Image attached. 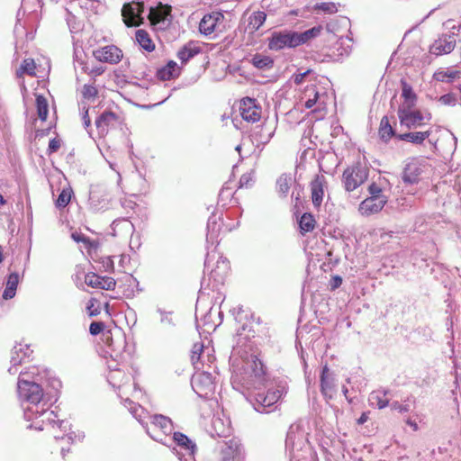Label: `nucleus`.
I'll use <instances>...</instances> for the list:
<instances>
[{"label": "nucleus", "mask_w": 461, "mask_h": 461, "mask_svg": "<svg viewBox=\"0 0 461 461\" xmlns=\"http://www.w3.org/2000/svg\"><path fill=\"white\" fill-rule=\"evenodd\" d=\"M143 8V3L139 1L124 4L122 9V16L124 23L128 27L139 26L142 23Z\"/></svg>", "instance_id": "nucleus-7"}, {"label": "nucleus", "mask_w": 461, "mask_h": 461, "mask_svg": "<svg viewBox=\"0 0 461 461\" xmlns=\"http://www.w3.org/2000/svg\"><path fill=\"white\" fill-rule=\"evenodd\" d=\"M386 203V196H370L361 202L358 211L362 215L368 216L379 212Z\"/></svg>", "instance_id": "nucleus-15"}, {"label": "nucleus", "mask_w": 461, "mask_h": 461, "mask_svg": "<svg viewBox=\"0 0 461 461\" xmlns=\"http://www.w3.org/2000/svg\"><path fill=\"white\" fill-rule=\"evenodd\" d=\"M82 109L84 110L82 120H83L85 127L87 128L91 124V120L88 115V109L85 105L82 107Z\"/></svg>", "instance_id": "nucleus-57"}, {"label": "nucleus", "mask_w": 461, "mask_h": 461, "mask_svg": "<svg viewBox=\"0 0 461 461\" xmlns=\"http://www.w3.org/2000/svg\"><path fill=\"white\" fill-rule=\"evenodd\" d=\"M36 65L32 59H26L23 61L20 68L16 71L17 77H21L23 74L35 76Z\"/></svg>", "instance_id": "nucleus-41"}, {"label": "nucleus", "mask_w": 461, "mask_h": 461, "mask_svg": "<svg viewBox=\"0 0 461 461\" xmlns=\"http://www.w3.org/2000/svg\"><path fill=\"white\" fill-rule=\"evenodd\" d=\"M192 387L200 396L206 398L215 390V384L211 373L208 370L197 371L192 377Z\"/></svg>", "instance_id": "nucleus-5"}, {"label": "nucleus", "mask_w": 461, "mask_h": 461, "mask_svg": "<svg viewBox=\"0 0 461 461\" xmlns=\"http://www.w3.org/2000/svg\"><path fill=\"white\" fill-rule=\"evenodd\" d=\"M438 101L444 105H456V98L453 94H446L439 97Z\"/></svg>", "instance_id": "nucleus-49"}, {"label": "nucleus", "mask_w": 461, "mask_h": 461, "mask_svg": "<svg viewBox=\"0 0 461 461\" xmlns=\"http://www.w3.org/2000/svg\"><path fill=\"white\" fill-rule=\"evenodd\" d=\"M312 199L315 206L321 205L324 195V178L323 176H316L311 184Z\"/></svg>", "instance_id": "nucleus-25"}, {"label": "nucleus", "mask_w": 461, "mask_h": 461, "mask_svg": "<svg viewBox=\"0 0 461 461\" xmlns=\"http://www.w3.org/2000/svg\"><path fill=\"white\" fill-rule=\"evenodd\" d=\"M82 95L86 99H91L97 95V90L95 86L85 85L83 87Z\"/></svg>", "instance_id": "nucleus-50"}, {"label": "nucleus", "mask_w": 461, "mask_h": 461, "mask_svg": "<svg viewBox=\"0 0 461 461\" xmlns=\"http://www.w3.org/2000/svg\"><path fill=\"white\" fill-rule=\"evenodd\" d=\"M393 134L394 131L389 123L388 118L384 116L381 120L379 128V135L381 139L384 141H387Z\"/></svg>", "instance_id": "nucleus-42"}, {"label": "nucleus", "mask_w": 461, "mask_h": 461, "mask_svg": "<svg viewBox=\"0 0 461 461\" xmlns=\"http://www.w3.org/2000/svg\"><path fill=\"white\" fill-rule=\"evenodd\" d=\"M103 265L106 271H112L113 269V261L110 258H104Z\"/></svg>", "instance_id": "nucleus-59"}, {"label": "nucleus", "mask_w": 461, "mask_h": 461, "mask_svg": "<svg viewBox=\"0 0 461 461\" xmlns=\"http://www.w3.org/2000/svg\"><path fill=\"white\" fill-rule=\"evenodd\" d=\"M108 368L107 380L113 387L121 389L131 380V375L125 374L123 370L118 368L113 363H108Z\"/></svg>", "instance_id": "nucleus-20"}, {"label": "nucleus", "mask_w": 461, "mask_h": 461, "mask_svg": "<svg viewBox=\"0 0 461 461\" xmlns=\"http://www.w3.org/2000/svg\"><path fill=\"white\" fill-rule=\"evenodd\" d=\"M224 19L221 13L214 12L205 14L200 22L199 30L204 35H210L217 30L220 23Z\"/></svg>", "instance_id": "nucleus-18"}, {"label": "nucleus", "mask_w": 461, "mask_h": 461, "mask_svg": "<svg viewBox=\"0 0 461 461\" xmlns=\"http://www.w3.org/2000/svg\"><path fill=\"white\" fill-rule=\"evenodd\" d=\"M297 429L298 427L291 426L286 435L285 447L291 461L299 459L296 452L301 449V445L303 443V436L302 433H297Z\"/></svg>", "instance_id": "nucleus-14"}, {"label": "nucleus", "mask_w": 461, "mask_h": 461, "mask_svg": "<svg viewBox=\"0 0 461 461\" xmlns=\"http://www.w3.org/2000/svg\"><path fill=\"white\" fill-rule=\"evenodd\" d=\"M312 72L311 69H308L303 73H299V74H296L294 76V82L296 84V85H300L303 82L304 80V77L309 75L310 73Z\"/></svg>", "instance_id": "nucleus-56"}, {"label": "nucleus", "mask_w": 461, "mask_h": 461, "mask_svg": "<svg viewBox=\"0 0 461 461\" xmlns=\"http://www.w3.org/2000/svg\"><path fill=\"white\" fill-rule=\"evenodd\" d=\"M104 328V324L103 322L94 321L90 324L89 332L91 335H98Z\"/></svg>", "instance_id": "nucleus-51"}, {"label": "nucleus", "mask_w": 461, "mask_h": 461, "mask_svg": "<svg viewBox=\"0 0 461 461\" xmlns=\"http://www.w3.org/2000/svg\"><path fill=\"white\" fill-rule=\"evenodd\" d=\"M386 394V391H374L370 393L368 401L371 405L383 409L389 404V399Z\"/></svg>", "instance_id": "nucleus-27"}, {"label": "nucleus", "mask_w": 461, "mask_h": 461, "mask_svg": "<svg viewBox=\"0 0 461 461\" xmlns=\"http://www.w3.org/2000/svg\"><path fill=\"white\" fill-rule=\"evenodd\" d=\"M103 276H100L94 273H88L85 276V283L93 288H100L101 280Z\"/></svg>", "instance_id": "nucleus-47"}, {"label": "nucleus", "mask_w": 461, "mask_h": 461, "mask_svg": "<svg viewBox=\"0 0 461 461\" xmlns=\"http://www.w3.org/2000/svg\"><path fill=\"white\" fill-rule=\"evenodd\" d=\"M19 282V276L16 273L9 275L5 289L3 293V298L5 300L12 299L15 295L16 288Z\"/></svg>", "instance_id": "nucleus-29"}, {"label": "nucleus", "mask_w": 461, "mask_h": 461, "mask_svg": "<svg viewBox=\"0 0 461 461\" xmlns=\"http://www.w3.org/2000/svg\"><path fill=\"white\" fill-rule=\"evenodd\" d=\"M315 10L321 11L325 14H335L338 12V7L335 3L332 2H324L316 4L314 6Z\"/></svg>", "instance_id": "nucleus-46"}, {"label": "nucleus", "mask_w": 461, "mask_h": 461, "mask_svg": "<svg viewBox=\"0 0 461 461\" xmlns=\"http://www.w3.org/2000/svg\"><path fill=\"white\" fill-rule=\"evenodd\" d=\"M401 125L409 129L417 128L423 124V121H429L431 114L429 113H422L420 110L414 109L398 115Z\"/></svg>", "instance_id": "nucleus-11"}, {"label": "nucleus", "mask_w": 461, "mask_h": 461, "mask_svg": "<svg viewBox=\"0 0 461 461\" xmlns=\"http://www.w3.org/2000/svg\"><path fill=\"white\" fill-rule=\"evenodd\" d=\"M60 148V140L59 139H52L50 140L48 150L50 153L56 152Z\"/></svg>", "instance_id": "nucleus-54"}, {"label": "nucleus", "mask_w": 461, "mask_h": 461, "mask_svg": "<svg viewBox=\"0 0 461 461\" xmlns=\"http://www.w3.org/2000/svg\"><path fill=\"white\" fill-rule=\"evenodd\" d=\"M32 350L30 348V346L23 343H17L14 346L11 350V366L8 369V372L12 375L17 373V366H20L26 358L30 357Z\"/></svg>", "instance_id": "nucleus-13"}, {"label": "nucleus", "mask_w": 461, "mask_h": 461, "mask_svg": "<svg viewBox=\"0 0 461 461\" xmlns=\"http://www.w3.org/2000/svg\"><path fill=\"white\" fill-rule=\"evenodd\" d=\"M368 191H369L370 196H384V194H382L381 185L377 183H372L368 186Z\"/></svg>", "instance_id": "nucleus-52"}, {"label": "nucleus", "mask_w": 461, "mask_h": 461, "mask_svg": "<svg viewBox=\"0 0 461 461\" xmlns=\"http://www.w3.org/2000/svg\"><path fill=\"white\" fill-rule=\"evenodd\" d=\"M214 357L210 354V349L206 348V352L204 353V357L200 359V361L203 364V366L207 365L210 367V364L214 361Z\"/></svg>", "instance_id": "nucleus-55"}, {"label": "nucleus", "mask_w": 461, "mask_h": 461, "mask_svg": "<svg viewBox=\"0 0 461 461\" xmlns=\"http://www.w3.org/2000/svg\"><path fill=\"white\" fill-rule=\"evenodd\" d=\"M267 14L262 11L254 12L249 17V26L252 32L258 31L265 23Z\"/></svg>", "instance_id": "nucleus-37"}, {"label": "nucleus", "mask_w": 461, "mask_h": 461, "mask_svg": "<svg viewBox=\"0 0 461 461\" xmlns=\"http://www.w3.org/2000/svg\"><path fill=\"white\" fill-rule=\"evenodd\" d=\"M173 439L179 447L188 451L190 454H194L195 445L185 434L175 432Z\"/></svg>", "instance_id": "nucleus-34"}, {"label": "nucleus", "mask_w": 461, "mask_h": 461, "mask_svg": "<svg viewBox=\"0 0 461 461\" xmlns=\"http://www.w3.org/2000/svg\"><path fill=\"white\" fill-rule=\"evenodd\" d=\"M117 121V115L113 112H104L95 120V125L100 135H105L108 127Z\"/></svg>", "instance_id": "nucleus-24"}, {"label": "nucleus", "mask_w": 461, "mask_h": 461, "mask_svg": "<svg viewBox=\"0 0 461 461\" xmlns=\"http://www.w3.org/2000/svg\"><path fill=\"white\" fill-rule=\"evenodd\" d=\"M230 268V263L226 258L222 257H219L216 262V267L211 270L212 277L216 279L219 277L220 279H223V277L227 275L228 270Z\"/></svg>", "instance_id": "nucleus-32"}, {"label": "nucleus", "mask_w": 461, "mask_h": 461, "mask_svg": "<svg viewBox=\"0 0 461 461\" xmlns=\"http://www.w3.org/2000/svg\"><path fill=\"white\" fill-rule=\"evenodd\" d=\"M336 391L335 375L328 366H325L321 374V392L326 399H331L336 393Z\"/></svg>", "instance_id": "nucleus-16"}, {"label": "nucleus", "mask_w": 461, "mask_h": 461, "mask_svg": "<svg viewBox=\"0 0 461 461\" xmlns=\"http://www.w3.org/2000/svg\"><path fill=\"white\" fill-rule=\"evenodd\" d=\"M215 225H216V221H212V219H209V221H208V225H207V228H208V234L207 236H211L212 237V234L215 232Z\"/></svg>", "instance_id": "nucleus-60"}, {"label": "nucleus", "mask_w": 461, "mask_h": 461, "mask_svg": "<svg viewBox=\"0 0 461 461\" xmlns=\"http://www.w3.org/2000/svg\"><path fill=\"white\" fill-rule=\"evenodd\" d=\"M319 97V93L316 90V86L312 85L307 86L303 96V100H304V105L306 108H312L317 102Z\"/></svg>", "instance_id": "nucleus-35"}, {"label": "nucleus", "mask_w": 461, "mask_h": 461, "mask_svg": "<svg viewBox=\"0 0 461 461\" xmlns=\"http://www.w3.org/2000/svg\"><path fill=\"white\" fill-rule=\"evenodd\" d=\"M199 52V49L191 43L185 45L177 53L178 59L183 62H187L190 59Z\"/></svg>", "instance_id": "nucleus-40"}, {"label": "nucleus", "mask_w": 461, "mask_h": 461, "mask_svg": "<svg viewBox=\"0 0 461 461\" xmlns=\"http://www.w3.org/2000/svg\"><path fill=\"white\" fill-rule=\"evenodd\" d=\"M93 306H94V303H91V304L87 307V309L89 311V316H91V317L96 316L97 314H99V311L97 309H92Z\"/></svg>", "instance_id": "nucleus-62"}, {"label": "nucleus", "mask_w": 461, "mask_h": 461, "mask_svg": "<svg viewBox=\"0 0 461 461\" xmlns=\"http://www.w3.org/2000/svg\"><path fill=\"white\" fill-rule=\"evenodd\" d=\"M136 40L139 44L147 51H152L155 49L149 33L144 30H138L136 32Z\"/></svg>", "instance_id": "nucleus-36"}, {"label": "nucleus", "mask_w": 461, "mask_h": 461, "mask_svg": "<svg viewBox=\"0 0 461 461\" xmlns=\"http://www.w3.org/2000/svg\"><path fill=\"white\" fill-rule=\"evenodd\" d=\"M18 395L23 407L24 418L31 421L30 428L43 430L47 426H59L63 431L70 430L66 420H56L57 415L50 411L51 399L35 381L20 377L17 384Z\"/></svg>", "instance_id": "nucleus-1"}, {"label": "nucleus", "mask_w": 461, "mask_h": 461, "mask_svg": "<svg viewBox=\"0 0 461 461\" xmlns=\"http://www.w3.org/2000/svg\"><path fill=\"white\" fill-rule=\"evenodd\" d=\"M299 226L302 233L310 232L315 227V220L310 213H304L299 221Z\"/></svg>", "instance_id": "nucleus-43"}, {"label": "nucleus", "mask_w": 461, "mask_h": 461, "mask_svg": "<svg viewBox=\"0 0 461 461\" xmlns=\"http://www.w3.org/2000/svg\"><path fill=\"white\" fill-rule=\"evenodd\" d=\"M295 32L283 31L272 33L268 41V48L271 50H280L285 48H295L298 46Z\"/></svg>", "instance_id": "nucleus-6"}, {"label": "nucleus", "mask_w": 461, "mask_h": 461, "mask_svg": "<svg viewBox=\"0 0 461 461\" xmlns=\"http://www.w3.org/2000/svg\"><path fill=\"white\" fill-rule=\"evenodd\" d=\"M71 194H72V191L70 189H63L56 201L57 207H59V208L66 207L70 202Z\"/></svg>", "instance_id": "nucleus-45"}, {"label": "nucleus", "mask_w": 461, "mask_h": 461, "mask_svg": "<svg viewBox=\"0 0 461 461\" xmlns=\"http://www.w3.org/2000/svg\"><path fill=\"white\" fill-rule=\"evenodd\" d=\"M242 446L238 439L231 438L224 443L221 448V461H233L241 454Z\"/></svg>", "instance_id": "nucleus-21"}, {"label": "nucleus", "mask_w": 461, "mask_h": 461, "mask_svg": "<svg viewBox=\"0 0 461 461\" xmlns=\"http://www.w3.org/2000/svg\"><path fill=\"white\" fill-rule=\"evenodd\" d=\"M293 183V179L285 175L281 176L276 182L277 191L282 195H286L290 185Z\"/></svg>", "instance_id": "nucleus-44"}, {"label": "nucleus", "mask_w": 461, "mask_h": 461, "mask_svg": "<svg viewBox=\"0 0 461 461\" xmlns=\"http://www.w3.org/2000/svg\"><path fill=\"white\" fill-rule=\"evenodd\" d=\"M391 408L393 410L398 411L401 413L408 412L410 411V405L409 404H402L398 402H393L391 404Z\"/></svg>", "instance_id": "nucleus-53"}, {"label": "nucleus", "mask_w": 461, "mask_h": 461, "mask_svg": "<svg viewBox=\"0 0 461 461\" xmlns=\"http://www.w3.org/2000/svg\"><path fill=\"white\" fill-rule=\"evenodd\" d=\"M368 167L360 163H357L347 167L342 175V183L346 191H354L364 184L368 177Z\"/></svg>", "instance_id": "nucleus-4"}, {"label": "nucleus", "mask_w": 461, "mask_h": 461, "mask_svg": "<svg viewBox=\"0 0 461 461\" xmlns=\"http://www.w3.org/2000/svg\"><path fill=\"white\" fill-rule=\"evenodd\" d=\"M95 202H96V201H95V196H94V195H92V196L90 197V203H91L92 207H93L94 209H95V210H100V209H103V208H104V206H99Z\"/></svg>", "instance_id": "nucleus-64"}, {"label": "nucleus", "mask_w": 461, "mask_h": 461, "mask_svg": "<svg viewBox=\"0 0 461 461\" xmlns=\"http://www.w3.org/2000/svg\"><path fill=\"white\" fill-rule=\"evenodd\" d=\"M283 393V389L268 390L267 393H258L253 402L254 409L258 412H270L268 408L276 403Z\"/></svg>", "instance_id": "nucleus-8"}, {"label": "nucleus", "mask_w": 461, "mask_h": 461, "mask_svg": "<svg viewBox=\"0 0 461 461\" xmlns=\"http://www.w3.org/2000/svg\"><path fill=\"white\" fill-rule=\"evenodd\" d=\"M246 339L238 333L237 345L233 347L230 361L233 368L232 383H241L247 388L258 387L264 383L265 369L262 362L254 355H248Z\"/></svg>", "instance_id": "nucleus-2"}, {"label": "nucleus", "mask_w": 461, "mask_h": 461, "mask_svg": "<svg viewBox=\"0 0 461 461\" xmlns=\"http://www.w3.org/2000/svg\"><path fill=\"white\" fill-rule=\"evenodd\" d=\"M36 108L39 118L46 121L49 113V104L47 99L41 95H36Z\"/></svg>", "instance_id": "nucleus-38"}, {"label": "nucleus", "mask_w": 461, "mask_h": 461, "mask_svg": "<svg viewBox=\"0 0 461 461\" xmlns=\"http://www.w3.org/2000/svg\"><path fill=\"white\" fill-rule=\"evenodd\" d=\"M71 237L76 242H86V238L81 233L74 232Z\"/></svg>", "instance_id": "nucleus-61"}, {"label": "nucleus", "mask_w": 461, "mask_h": 461, "mask_svg": "<svg viewBox=\"0 0 461 461\" xmlns=\"http://www.w3.org/2000/svg\"><path fill=\"white\" fill-rule=\"evenodd\" d=\"M94 57L100 62L117 64L122 59V51L115 45H107L93 52Z\"/></svg>", "instance_id": "nucleus-12"}, {"label": "nucleus", "mask_w": 461, "mask_h": 461, "mask_svg": "<svg viewBox=\"0 0 461 461\" xmlns=\"http://www.w3.org/2000/svg\"><path fill=\"white\" fill-rule=\"evenodd\" d=\"M422 173L420 164L417 160L408 163L402 174V180L408 184H415L419 180V176Z\"/></svg>", "instance_id": "nucleus-23"}, {"label": "nucleus", "mask_w": 461, "mask_h": 461, "mask_svg": "<svg viewBox=\"0 0 461 461\" xmlns=\"http://www.w3.org/2000/svg\"><path fill=\"white\" fill-rule=\"evenodd\" d=\"M240 113L242 119L248 122H256L261 118V107L254 98H243L240 101Z\"/></svg>", "instance_id": "nucleus-10"}, {"label": "nucleus", "mask_w": 461, "mask_h": 461, "mask_svg": "<svg viewBox=\"0 0 461 461\" xmlns=\"http://www.w3.org/2000/svg\"><path fill=\"white\" fill-rule=\"evenodd\" d=\"M125 402L128 403L127 407L132 415L145 428L148 435L154 440L166 444L164 439L173 431L171 420L164 415L150 416L140 405L129 399H126Z\"/></svg>", "instance_id": "nucleus-3"}, {"label": "nucleus", "mask_w": 461, "mask_h": 461, "mask_svg": "<svg viewBox=\"0 0 461 461\" xmlns=\"http://www.w3.org/2000/svg\"><path fill=\"white\" fill-rule=\"evenodd\" d=\"M251 63L259 69H267L272 68L273 59L266 55L256 54L252 57Z\"/></svg>", "instance_id": "nucleus-39"}, {"label": "nucleus", "mask_w": 461, "mask_h": 461, "mask_svg": "<svg viewBox=\"0 0 461 461\" xmlns=\"http://www.w3.org/2000/svg\"><path fill=\"white\" fill-rule=\"evenodd\" d=\"M76 438H77V439H78V440H80V439L83 438V436H82V435H80V434L76 435V433H75V432H71V431H70V432H68L65 437H61L60 438H61V439H65V438H67L68 441H74V439H75Z\"/></svg>", "instance_id": "nucleus-58"}, {"label": "nucleus", "mask_w": 461, "mask_h": 461, "mask_svg": "<svg viewBox=\"0 0 461 461\" xmlns=\"http://www.w3.org/2000/svg\"><path fill=\"white\" fill-rule=\"evenodd\" d=\"M178 75V67L175 61H169L166 67L158 70V76L161 80L167 81Z\"/></svg>", "instance_id": "nucleus-31"}, {"label": "nucleus", "mask_w": 461, "mask_h": 461, "mask_svg": "<svg viewBox=\"0 0 461 461\" xmlns=\"http://www.w3.org/2000/svg\"><path fill=\"white\" fill-rule=\"evenodd\" d=\"M456 46V39L453 35H445L438 38L430 47V53L443 55L450 53Z\"/></svg>", "instance_id": "nucleus-19"}, {"label": "nucleus", "mask_w": 461, "mask_h": 461, "mask_svg": "<svg viewBox=\"0 0 461 461\" xmlns=\"http://www.w3.org/2000/svg\"><path fill=\"white\" fill-rule=\"evenodd\" d=\"M321 32V27H313L310 30H307L303 32H295V37L297 38L296 41H298V46L301 44H304L311 41L312 39L316 38L320 35Z\"/></svg>", "instance_id": "nucleus-33"}, {"label": "nucleus", "mask_w": 461, "mask_h": 461, "mask_svg": "<svg viewBox=\"0 0 461 461\" xmlns=\"http://www.w3.org/2000/svg\"><path fill=\"white\" fill-rule=\"evenodd\" d=\"M433 77L439 82H452L460 77V72L451 68L439 69L434 73Z\"/></svg>", "instance_id": "nucleus-30"}, {"label": "nucleus", "mask_w": 461, "mask_h": 461, "mask_svg": "<svg viewBox=\"0 0 461 461\" xmlns=\"http://www.w3.org/2000/svg\"><path fill=\"white\" fill-rule=\"evenodd\" d=\"M101 285L99 289L103 290H113L116 285V282L113 277L103 276L101 280Z\"/></svg>", "instance_id": "nucleus-48"}, {"label": "nucleus", "mask_w": 461, "mask_h": 461, "mask_svg": "<svg viewBox=\"0 0 461 461\" xmlns=\"http://www.w3.org/2000/svg\"><path fill=\"white\" fill-rule=\"evenodd\" d=\"M431 134L430 131H416L400 134L398 138L402 140L409 141L414 144H421Z\"/></svg>", "instance_id": "nucleus-28"}, {"label": "nucleus", "mask_w": 461, "mask_h": 461, "mask_svg": "<svg viewBox=\"0 0 461 461\" xmlns=\"http://www.w3.org/2000/svg\"><path fill=\"white\" fill-rule=\"evenodd\" d=\"M111 228L113 236H118L124 239L131 237L134 232V225L127 218L114 220Z\"/></svg>", "instance_id": "nucleus-22"}, {"label": "nucleus", "mask_w": 461, "mask_h": 461, "mask_svg": "<svg viewBox=\"0 0 461 461\" xmlns=\"http://www.w3.org/2000/svg\"><path fill=\"white\" fill-rule=\"evenodd\" d=\"M171 7L160 5L156 8H150L149 19L158 31L166 30L171 23Z\"/></svg>", "instance_id": "nucleus-9"}, {"label": "nucleus", "mask_w": 461, "mask_h": 461, "mask_svg": "<svg viewBox=\"0 0 461 461\" xmlns=\"http://www.w3.org/2000/svg\"><path fill=\"white\" fill-rule=\"evenodd\" d=\"M272 136H273V131H267V136L266 137H261L260 141L262 143H267L270 140V139L272 138Z\"/></svg>", "instance_id": "nucleus-63"}, {"label": "nucleus", "mask_w": 461, "mask_h": 461, "mask_svg": "<svg viewBox=\"0 0 461 461\" xmlns=\"http://www.w3.org/2000/svg\"><path fill=\"white\" fill-rule=\"evenodd\" d=\"M402 97L403 99L402 103L400 104L398 108V115L404 113L408 111L414 110L416 102H417V95L413 92L411 86L407 84L405 81L402 80Z\"/></svg>", "instance_id": "nucleus-17"}, {"label": "nucleus", "mask_w": 461, "mask_h": 461, "mask_svg": "<svg viewBox=\"0 0 461 461\" xmlns=\"http://www.w3.org/2000/svg\"><path fill=\"white\" fill-rule=\"evenodd\" d=\"M205 352L206 351L203 344H194L191 351V362L196 371H200L203 368V364L200 361V359L204 357Z\"/></svg>", "instance_id": "nucleus-26"}]
</instances>
